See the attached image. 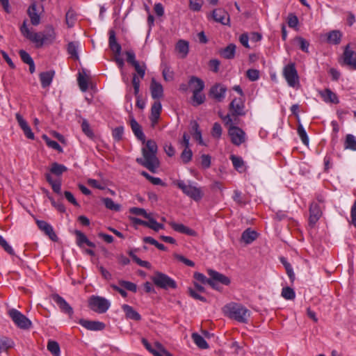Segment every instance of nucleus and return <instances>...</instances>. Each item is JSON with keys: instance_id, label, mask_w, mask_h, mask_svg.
Segmentation results:
<instances>
[{"instance_id": "23", "label": "nucleus", "mask_w": 356, "mask_h": 356, "mask_svg": "<svg viewBox=\"0 0 356 356\" xmlns=\"http://www.w3.org/2000/svg\"><path fill=\"white\" fill-rule=\"evenodd\" d=\"M41 38L42 46L44 44L51 43L56 38L54 29L47 27L44 31L41 32Z\"/></svg>"}, {"instance_id": "13", "label": "nucleus", "mask_w": 356, "mask_h": 356, "mask_svg": "<svg viewBox=\"0 0 356 356\" xmlns=\"http://www.w3.org/2000/svg\"><path fill=\"white\" fill-rule=\"evenodd\" d=\"M213 19L223 25H227L229 22V16L227 12L222 8L213 10L212 13Z\"/></svg>"}, {"instance_id": "43", "label": "nucleus", "mask_w": 356, "mask_h": 356, "mask_svg": "<svg viewBox=\"0 0 356 356\" xmlns=\"http://www.w3.org/2000/svg\"><path fill=\"white\" fill-rule=\"evenodd\" d=\"M106 207L110 210L118 211L120 209V205L115 204L111 198L106 197L103 199Z\"/></svg>"}, {"instance_id": "34", "label": "nucleus", "mask_w": 356, "mask_h": 356, "mask_svg": "<svg viewBox=\"0 0 356 356\" xmlns=\"http://www.w3.org/2000/svg\"><path fill=\"white\" fill-rule=\"evenodd\" d=\"M54 73L51 72H45L40 74V81L43 88L48 87L53 79Z\"/></svg>"}, {"instance_id": "52", "label": "nucleus", "mask_w": 356, "mask_h": 356, "mask_svg": "<svg viewBox=\"0 0 356 356\" xmlns=\"http://www.w3.org/2000/svg\"><path fill=\"white\" fill-rule=\"evenodd\" d=\"M148 219V225L147 227L158 232L161 229H163L164 226L163 224L157 222L154 218H151L150 216H149Z\"/></svg>"}, {"instance_id": "36", "label": "nucleus", "mask_w": 356, "mask_h": 356, "mask_svg": "<svg viewBox=\"0 0 356 356\" xmlns=\"http://www.w3.org/2000/svg\"><path fill=\"white\" fill-rule=\"evenodd\" d=\"M67 170V167L56 162L52 163L51 165L50 172L56 176L61 175L64 172H66Z\"/></svg>"}, {"instance_id": "55", "label": "nucleus", "mask_w": 356, "mask_h": 356, "mask_svg": "<svg viewBox=\"0 0 356 356\" xmlns=\"http://www.w3.org/2000/svg\"><path fill=\"white\" fill-rule=\"evenodd\" d=\"M132 66H134L135 70L137 72V75L140 76L141 79H143L145 74L146 66L145 64L143 65H140L138 62L135 63Z\"/></svg>"}, {"instance_id": "9", "label": "nucleus", "mask_w": 356, "mask_h": 356, "mask_svg": "<svg viewBox=\"0 0 356 356\" xmlns=\"http://www.w3.org/2000/svg\"><path fill=\"white\" fill-rule=\"evenodd\" d=\"M322 216V211L316 202H312L309 207V225L313 227Z\"/></svg>"}, {"instance_id": "50", "label": "nucleus", "mask_w": 356, "mask_h": 356, "mask_svg": "<svg viewBox=\"0 0 356 356\" xmlns=\"http://www.w3.org/2000/svg\"><path fill=\"white\" fill-rule=\"evenodd\" d=\"M282 296L286 300H293L296 295L293 289L287 286L282 289Z\"/></svg>"}, {"instance_id": "15", "label": "nucleus", "mask_w": 356, "mask_h": 356, "mask_svg": "<svg viewBox=\"0 0 356 356\" xmlns=\"http://www.w3.org/2000/svg\"><path fill=\"white\" fill-rule=\"evenodd\" d=\"M162 106L159 101H155L151 108V115L149 120L151 121V126L154 127L158 123L160 118Z\"/></svg>"}, {"instance_id": "3", "label": "nucleus", "mask_w": 356, "mask_h": 356, "mask_svg": "<svg viewBox=\"0 0 356 356\" xmlns=\"http://www.w3.org/2000/svg\"><path fill=\"white\" fill-rule=\"evenodd\" d=\"M226 126L229 127L228 134L232 143L235 145H240L245 140V132L237 126H234L233 120L229 113L225 116H220Z\"/></svg>"}, {"instance_id": "26", "label": "nucleus", "mask_w": 356, "mask_h": 356, "mask_svg": "<svg viewBox=\"0 0 356 356\" xmlns=\"http://www.w3.org/2000/svg\"><path fill=\"white\" fill-rule=\"evenodd\" d=\"M189 86L192 88L193 92H201L204 88V81L195 76L191 77L188 81Z\"/></svg>"}, {"instance_id": "47", "label": "nucleus", "mask_w": 356, "mask_h": 356, "mask_svg": "<svg viewBox=\"0 0 356 356\" xmlns=\"http://www.w3.org/2000/svg\"><path fill=\"white\" fill-rule=\"evenodd\" d=\"M140 79V76L136 74H133L131 83L134 87V93L135 96H138V94H139Z\"/></svg>"}, {"instance_id": "64", "label": "nucleus", "mask_w": 356, "mask_h": 356, "mask_svg": "<svg viewBox=\"0 0 356 356\" xmlns=\"http://www.w3.org/2000/svg\"><path fill=\"white\" fill-rule=\"evenodd\" d=\"M234 200L240 205H244L246 203L245 197L240 191H234Z\"/></svg>"}, {"instance_id": "45", "label": "nucleus", "mask_w": 356, "mask_h": 356, "mask_svg": "<svg viewBox=\"0 0 356 356\" xmlns=\"http://www.w3.org/2000/svg\"><path fill=\"white\" fill-rule=\"evenodd\" d=\"M281 262L284 265L286 273L288 276L289 277V279L291 282H293L295 280V274L293 271L292 267L289 263L286 261V260L284 258H281Z\"/></svg>"}, {"instance_id": "48", "label": "nucleus", "mask_w": 356, "mask_h": 356, "mask_svg": "<svg viewBox=\"0 0 356 356\" xmlns=\"http://www.w3.org/2000/svg\"><path fill=\"white\" fill-rule=\"evenodd\" d=\"M81 129L88 137L90 138H92L94 137L93 131L91 129L90 124L86 120H83L81 123Z\"/></svg>"}, {"instance_id": "10", "label": "nucleus", "mask_w": 356, "mask_h": 356, "mask_svg": "<svg viewBox=\"0 0 356 356\" xmlns=\"http://www.w3.org/2000/svg\"><path fill=\"white\" fill-rule=\"evenodd\" d=\"M227 88L220 83L213 86L209 90V95L217 102H222L225 97Z\"/></svg>"}, {"instance_id": "11", "label": "nucleus", "mask_w": 356, "mask_h": 356, "mask_svg": "<svg viewBox=\"0 0 356 356\" xmlns=\"http://www.w3.org/2000/svg\"><path fill=\"white\" fill-rule=\"evenodd\" d=\"M244 103L239 99H233L229 104V112L232 116L245 115Z\"/></svg>"}, {"instance_id": "53", "label": "nucleus", "mask_w": 356, "mask_h": 356, "mask_svg": "<svg viewBox=\"0 0 356 356\" xmlns=\"http://www.w3.org/2000/svg\"><path fill=\"white\" fill-rule=\"evenodd\" d=\"M24 63L29 65V72L33 74L35 72V64L30 55L24 51Z\"/></svg>"}, {"instance_id": "27", "label": "nucleus", "mask_w": 356, "mask_h": 356, "mask_svg": "<svg viewBox=\"0 0 356 356\" xmlns=\"http://www.w3.org/2000/svg\"><path fill=\"white\" fill-rule=\"evenodd\" d=\"M320 95L325 102L333 104H338L339 102L337 95L329 88H326L323 91H321Z\"/></svg>"}, {"instance_id": "4", "label": "nucleus", "mask_w": 356, "mask_h": 356, "mask_svg": "<svg viewBox=\"0 0 356 356\" xmlns=\"http://www.w3.org/2000/svg\"><path fill=\"white\" fill-rule=\"evenodd\" d=\"M174 184L181 189L186 195L196 202L200 201L204 195V193L201 188L196 187L191 184H186L182 180H177L174 181Z\"/></svg>"}, {"instance_id": "12", "label": "nucleus", "mask_w": 356, "mask_h": 356, "mask_svg": "<svg viewBox=\"0 0 356 356\" xmlns=\"http://www.w3.org/2000/svg\"><path fill=\"white\" fill-rule=\"evenodd\" d=\"M79 323L86 329L92 331H99L105 328L104 323L97 321H88L81 318L79 320Z\"/></svg>"}, {"instance_id": "20", "label": "nucleus", "mask_w": 356, "mask_h": 356, "mask_svg": "<svg viewBox=\"0 0 356 356\" xmlns=\"http://www.w3.org/2000/svg\"><path fill=\"white\" fill-rule=\"evenodd\" d=\"M108 44L111 50L115 54L120 56L121 54V45L117 42L115 32L113 30L109 31Z\"/></svg>"}, {"instance_id": "57", "label": "nucleus", "mask_w": 356, "mask_h": 356, "mask_svg": "<svg viewBox=\"0 0 356 356\" xmlns=\"http://www.w3.org/2000/svg\"><path fill=\"white\" fill-rule=\"evenodd\" d=\"M129 212L136 216H142L147 219L149 218L150 216L149 213H147L146 211L142 208L132 207L129 209Z\"/></svg>"}, {"instance_id": "62", "label": "nucleus", "mask_w": 356, "mask_h": 356, "mask_svg": "<svg viewBox=\"0 0 356 356\" xmlns=\"http://www.w3.org/2000/svg\"><path fill=\"white\" fill-rule=\"evenodd\" d=\"M124 133V128L122 127H118L113 130V137L117 141H120L122 138Z\"/></svg>"}, {"instance_id": "21", "label": "nucleus", "mask_w": 356, "mask_h": 356, "mask_svg": "<svg viewBox=\"0 0 356 356\" xmlns=\"http://www.w3.org/2000/svg\"><path fill=\"white\" fill-rule=\"evenodd\" d=\"M169 225L171 226V227L175 231L179 233L184 234L188 236H195L196 232L195 230L185 226L183 224L181 223H177L175 222H170Z\"/></svg>"}, {"instance_id": "32", "label": "nucleus", "mask_w": 356, "mask_h": 356, "mask_svg": "<svg viewBox=\"0 0 356 356\" xmlns=\"http://www.w3.org/2000/svg\"><path fill=\"white\" fill-rule=\"evenodd\" d=\"M257 237V233L254 231H251L250 229L245 230L241 236V240L246 244H250L253 242Z\"/></svg>"}, {"instance_id": "54", "label": "nucleus", "mask_w": 356, "mask_h": 356, "mask_svg": "<svg viewBox=\"0 0 356 356\" xmlns=\"http://www.w3.org/2000/svg\"><path fill=\"white\" fill-rule=\"evenodd\" d=\"M12 346V342L7 337L0 338V353L6 351Z\"/></svg>"}, {"instance_id": "18", "label": "nucleus", "mask_w": 356, "mask_h": 356, "mask_svg": "<svg viewBox=\"0 0 356 356\" xmlns=\"http://www.w3.org/2000/svg\"><path fill=\"white\" fill-rule=\"evenodd\" d=\"M54 301L59 306L62 312L67 314L70 317L73 314L72 307L59 295L54 294L52 296Z\"/></svg>"}, {"instance_id": "25", "label": "nucleus", "mask_w": 356, "mask_h": 356, "mask_svg": "<svg viewBox=\"0 0 356 356\" xmlns=\"http://www.w3.org/2000/svg\"><path fill=\"white\" fill-rule=\"evenodd\" d=\"M208 274L216 282H218L224 285H229L230 284V280L229 277L217 271L209 270Z\"/></svg>"}, {"instance_id": "44", "label": "nucleus", "mask_w": 356, "mask_h": 356, "mask_svg": "<svg viewBox=\"0 0 356 356\" xmlns=\"http://www.w3.org/2000/svg\"><path fill=\"white\" fill-rule=\"evenodd\" d=\"M79 86L81 91L86 92L88 88V79L81 73H79L77 79Z\"/></svg>"}, {"instance_id": "6", "label": "nucleus", "mask_w": 356, "mask_h": 356, "mask_svg": "<svg viewBox=\"0 0 356 356\" xmlns=\"http://www.w3.org/2000/svg\"><path fill=\"white\" fill-rule=\"evenodd\" d=\"M88 306L92 311L104 314L108 309L110 302L103 297L92 296L88 300Z\"/></svg>"}, {"instance_id": "38", "label": "nucleus", "mask_w": 356, "mask_h": 356, "mask_svg": "<svg viewBox=\"0 0 356 356\" xmlns=\"http://www.w3.org/2000/svg\"><path fill=\"white\" fill-rule=\"evenodd\" d=\"M76 20V12L70 8L65 15V22L69 28L72 27L74 25V23Z\"/></svg>"}, {"instance_id": "2", "label": "nucleus", "mask_w": 356, "mask_h": 356, "mask_svg": "<svg viewBox=\"0 0 356 356\" xmlns=\"http://www.w3.org/2000/svg\"><path fill=\"white\" fill-rule=\"evenodd\" d=\"M225 314L238 322L246 323L250 316V312L242 305L231 303L224 307Z\"/></svg>"}, {"instance_id": "63", "label": "nucleus", "mask_w": 356, "mask_h": 356, "mask_svg": "<svg viewBox=\"0 0 356 356\" xmlns=\"http://www.w3.org/2000/svg\"><path fill=\"white\" fill-rule=\"evenodd\" d=\"M202 0H190L189 7L193 11L200 10L202 6Z\"/></svg>"}, {"instance_id": "42", "label": "nucleus", "mask_w": 356, "mask_h": 356, "mask_svg": "<svg viewBox=\"0 0 356 356\" xmlns=\"http://www.w3.org/2000/svg\"><path fill=\"white\" fill-rule=\"evenodd\" d=\"M78 46V43L74 42H70L67 45L68 54L75 60L79 59V55L77 52Z\"/></svg>"}, {"instance_id": "59", "label": "nucleus", "mask_w": 356, "mask_h": 356, "mask_svg": "<svg viewBox=\"0 0 356 356\" xmlns=\"http://www.w3.org/2000/svg\"><path fill=\"white\" fill-rule=\"evenodd\" d=\"M246 76L251 81H257L259 77V71L255 69H250L247 71Z\"/></svg>"}, {"instance_id": "35", "label": "nucleus", "mask_w": 356, "mask_h": 356, "mask_svg": "<svg viewBox=\"0 0 356 356\" xmlns=\"http://www.w3.org/2000/svg\"><path fill=\"white\" fill-rule=\"evenodd\" d=\"M192 339L197 346L201 349H207L209 345L204 339L197 333L192 334Z\"/></svg>"}, {"instance_id": "24", "label": "nucleus", "mask_w": 356, "mask_h": 356, "mask_svg": "<svg viewBox=\"0 0 356 356\" xmlns=\"http://www.w3.org/2000/svg\"><path fill=\"white\" fill-rule=\"evenodd\" d=\"M175 49L180 54V58H184L188 54L189 44L186 40H179L176 44Z\"/></svg>"}, {"instance_id": "8", "label": "nucleus", "mask_w": 356, "mask_h": 356, "mask_svg": "<svg viewBox=\"0 0 356 356\" xmlns=\"http://www.w3.org/2000/svg\"><path fill=\"white\" fill-rule=\"evenodd\" d=\"M283 74L291 87H295L296 83H298V75L294 63H289L286 65L283 70Z\"/></svg>"}, {"instance_id": "5", "label": "nucleus", "mask_w": 356, "mask_h": 356, "mask_svg": "<svg viewBox=\"0 0 356 356\" xmlns=\"http://www.w3.org/2000/svg\"><path fill=\"white\" fill-rule=\"evenodd\" d=\"M151 280L156 286L163 289H175L177 286L176 282L173 279L159 271L155 272Z\"/></svg>"}, {"instance_id": "49", "label": "nucleus", "mask_w": 356, "mask_h": 356, "mask_svg": "<svg viewBox=\"0 0 356 356\" xmlns=\"http://www.w3.org/2000/svg\"><path fill=\"white\" fill-rule=\"evenodd\" d=\"M298 134L302 140V142L307 145L309 144V138H308V136L307 135V133L303 127V126L300 124H298Z\"/></svg>"}, {"instance_id": "16", "label": "nucleus", "mask_w": 356, "mask_h": 356, "mask_svg": "<svg viewBox=\"0 0 356 356\" xmlns=\"http://www.w3.org/2000/svg\"><path fill=\"white\" fill-rule=\"evenodd\" d=\"M28 15L31 19V23L33 26L38 25L40 22V8L35 3H32L27 10Z\"/></svg>"}, {"instance_id": "1", "label": "nucleus", "mask_w": 356, "mask_h": 356, "mask_svg": "<svg viewBox=\"0 0 356 356\" xmlns=\"http://www.w3.org/2000/svg\"><path fill=\"white\" fill-rule=\"evenodd\" d=\"M157 149L156 142L153 140H148L145 147L142 149L143 158H137L136 162L149 171L154 172L159 166V161L156 157Z\"/></svg>"}, {"instance_id": "14", "label": "nucleus", "mask_w": 356, "mask_h": 356, "mask_svg": "<svg viewBox=\"0 0 356 356\" xmlns=\"http://www.w3.org/2000/svg\"><path fill=\"white\" fill-rule=\"evenodd\" d=\"M39 229L44 232L53 241H57L58 237L54 231L52 226L44 220H37L36 222Z\"/></svg>"}, {"instance_id": "37", "label": "nucleus", "mask_w": 356, "mask_h": 356, "mask_svg": "<svg viewBox=\"0 0 356 356\" xmlns=\"http://www.w3.org/2000/svg\"><path fill=\"white\" fill-rule=\"evenodd\" d=\"M47 348V350L54 356H60V346L58 342H56L55 341L49 340L48 341Z\"/></svg>"}, {"instance_id": "51", "label": "nucleus", "mask_w": 356, "mask_h": 356, "mask_svg": "<svg viewBox=\"0 0 356 356\" xmlns=\"http://www.w3.org/2000/svg\"><path fill=\"white\" fill-rule=\"evenodd\" d=\"M120 285L122 287H124L125 289L130 291L131 292H136L137 291V286L136 284L129 282V281H124L121 280L119 282Z\"/></svg>"}, {"instance_id": "40", "label": "nucleus", "mask_w": 356, "mask_h": 356, "mask_svg": "<svg viewBox=\"0 0 356 356\" xmlns=\"http://www.w3.org/2000/svg\"><path fill=\"white\" fill-rule=\"evenodd\" d=\"M345 149L356 151V138L352 134H347L344 143Z\"/></svg>"}, {"instance_id": "61", "label": "nucleus", "mask_w": 356, "mask_h": 356, "mask_svg": "<svg viewBox=\"0 0 356 356\" xmlns=\"http://www.w3.org/2000/svg\"><path fill=\"white\" fill-rule=\"evenodd\" d=\"M222 134V127L221 125L218 123L215 122L213 125V128L211 130V135L213 137L219 138L221 136Z\"/></svg>"}, {"instance_id": "30", "label": "nucleus", "mask_w": 356, "mask_h": 356, "mask_svg": "<svg viewBox=\"0 0 356 356\" xmlns=\"http://www.w3.org/2000/svg\"><path fill=\"white\" fill-rule=\"evenodd\" d=\"M236 48V45L233 43H231L225 48L221 49L220 51V54L221 56L226 59H232L235 56Z\"/></svg>"}, {"instance_id": "22", "label": "nucleus", "mask_w": 356, "mask_h": 356, "mask_svg": "<svg viewBox=\"0 0 356 356\" xmlns=\"http://www.w3.org/2000/svg\"><path fill=\"white\" fill-rule=\"evenodd\" d=\"M130 126L136 137L144 143L145 136L143 132L142 127L133 117L130 120Z\"/></svg>"}, {"instance_id": "28", "label": "nucleus", "mask_w": 356, "mask_h": 356, "mask_svg": "<svg viewBox=\"0 0 356 356\" xmlns=\"http://www.w3.org/2000/svg\"><path fill=\"white\" fill-rule=\"evenodd\" d=\"M127 318L139 321L141 319L140 315L131 307L128 305H123L122 307Z\"/></svg>"}, {"instance_id": "7", "label": "nucleus", "mask_w": 356, "mask_h": 356, "mask_svg": "<svg viewBox=\"0 0 356 356\" xmlns=\"http://www.w3.org/2000/svg\"><path fill=\"white\" fill-rule=\"evenodd\" d=\"M24 37L33 43L36 48L42 47L41 32H35L33 28L29 27L24 21Z\"/></svg>"}, {"instance_id": "39", "label": "nucleus", "mask_w": 356, "mask_h": 356, "mask_svg": "<svg viewBox=\"0 0 356 356\" xmlns=\"http://www.w3.org/2000/svg\"><path fill=\"white\" fill-rule=\"evenodd\" d=\"M341 38V33L339 31H332L327 35V42L334 44H339Z\"/></svg>"}, {"instance_id": "56", "label": "nucleus", "mask_w": 356, "mask_h": 356, "mask_svg": "<svg viewBox=\"0 0 356 356\" xmlns=\"http://www.w3.org/2000/svg\"><path fill=\"white\" fill-rule=\"evenodd\" d=\"M192 156V151L189 148H184L181 154V159L184 163H187L191 160Z\"/></svg>"}, {"instance_id": "41", "label": "nucleus", "mask_w": 356, "mask_h": 356, "mask_svg": "<svg viewBox=\"0 0 356 356\" xmlns=\"http://www.w3.org/2000/svg\"><path fill=\"white\" fill-rule=\"evenodd\" d=\"M134 251L135 250H131L128 252L129 255L132 258V259L140 266L149 269L151 268L150 263L146 261L141 260L134 254Z\"/></svg>"}, {"instance_id": "29", "label": "nucleus", "mask_w": 356, "mask_h": 356, "mask_svg": "<svg viewBox=\"0 0 356 356\" xmlns=\"http://www.w3.org/2000/svg\"><path fill=\"white\" fill-rule=\"evenodd\" d=\"M8 314L15 324L19 328H22V314L15 309H10Z\"/></svg>"}, {"instance_id": "60", "label": "nucleus", "mask_w": 356, "mask_h": 356, "mask_svg": "<svg viewBox=\"0 0 356 356\" xmlns=\"http://www.w3.org/2000/svg\"><path fill=\"white\" fill-rule=\"evenodd\" d=\"M163 77L166 81H172L174 79V73L170 67H165L162 72Z\"/></svg>"}, {"instance_id": "46", "label": "nucleus", "mask_w": 356, "mask_h": 356, "mask_svg": "<svg viewBox=\"0 0 356 356\" xmlns=\"http://www.w3.org/2000/svg\"><path fill=\"white\" fill-rule=\"evenodd\" d=\"M42 138L45 140L47 145L49 147H51L54 149H56V150L58 151L59 152H61L63 151L61 147L60 146V145L57 142H56L54 140H51L46 135H43L42 136Z\"/></svg>"}, {"instance_id": "58", "label": "nucleus", "mask_w": 356, "mask_h": 356, "mask_svg": "<svg viewBox=\"0 0 356 356\" xmlns=\"http://www.w3.org/2000/svg\"><path fill=\"white\" fill-rule=\"evenodd\" d=\"M193 101L195 105L198 106L204 103L205 100V96L201 94L200 92H193Z\"/></svg>"}, {"instance_id": "17", "label": "nucleus", "mask_w": 356, "mask_h": 356, "mask_svg": "<svg viewBox=\"0 0 356 356\" xmlns=\"http://www.w3.org/2000/svg\"><path fill=\"white\" fill-rule=\"evenodd\" d=\"M347 46L343 54V63L352 69L356 70V53Z\"/></svg>"}, {"instance_id": "19", "label": "nucleus", "mask_w": 356, "mask_h": 356, "mask_svg": "<svg viewBox=\"0 0 356 356\" xmlns=\"http://www.w3.org/2000/svg\"><path fill=\"white\" fill-rule=\"evenodd\" d=\"M150 92L154 99H159L163 97V88L162 85L152 78L150 83Z\"/></svg>"}, {"instance_id": "31", "label": "nucleus", "mask_w": 356, "mask_h": 356, "mask_svg": "<svg viewBox=\"0 0 356 356\" xmlns=\"http://www.w3.org/2000/svg\"><path fill=\"white\" fill-rule=\"evenodd\" d=\"M75 234L76 236V243L79 247H81L83 243H86L89 247H95L94 243L89 241L86 236L81 231L76 230Z\"/></svg>"}, {"instance_id": "33", "label": "nucleus", "mask_w": 356, "mask_h": 356, "mask_svg": "<svg viewBox=\"0 0 356 356\" xmlns=\"http://www.w3.org/2000/svg\"><path fill=\"white\" fill-rule=\"evenodd\" d=\"M230 159L232 162L234 168L237 171H238L239 172H243L245 171L244 162L241 157L236 156L235 155H231Z\"/></svg>"}]
</instances>
